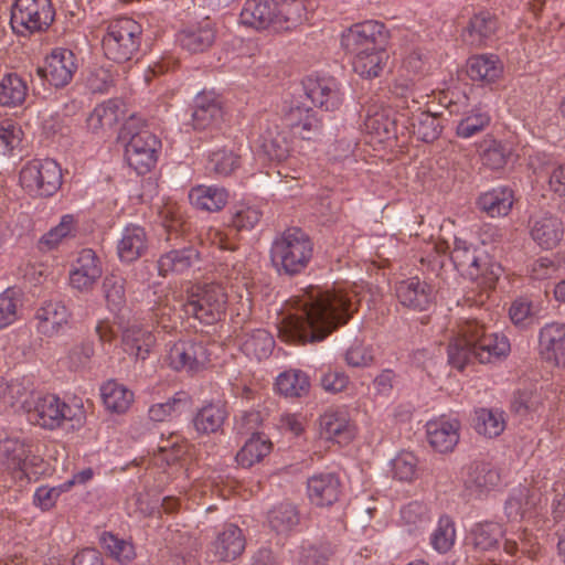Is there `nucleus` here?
<instances>
[{
	"instance_id": "50",
	"label": "nucleus",
	"mask_w": 565,
	"mask_h": 565,
	"mask_svg": "<svg viewBox=\"0 0 565 565\" xmlns=\"http://www.w3.org/2000/svg\"><path fill=\"white\" fill-rule=\"evenodd\" d=\"M495 29V19L491 15L490 12L482 11L471 19L463 36L465 40L470 44L479 45L489 39Z\"/></svg>"
},
{
	"instance_id": "8",
	"label": "nucleus",
	"mask_w": 565,
	"mask_h": 565,
	"mask_svg": "<svg viewBox=\"0 0 565 565\" xmlns=\"http://www.w3.org/2000/svg\"><path fill=\"white\" fill-rule=\"evenodd\" d=\"M142 26L128 17L111 20L102 39L104 54L116 63L132 61L139 53Z\"/></svg>"
},
{
	"instance_id": "57",
	"label": "nucleus",
	"mask_w": 565,
	"mask_h": 565,
	"mask_svg": "<svg viewBox=\"0 0 565 565\" xmlns=\"http://www.w3.org/2000/svg\"><path fill=\"white\" fill-rule=\"evenodd\" d=\"M125 278L110 274L104 278L103 291L110 311H120L126 305Z\"/></svg>"
},
{
	"instance_id": "21",
	"label": "nucleus",
	"mask_w": 565,
	"mask_h": 565,
	"mask_svg": "<svg viewBox=\"0 0 565 565\" xmlns=\"http://www.w3.org/2000/svg\"><path fill=\"white\" fill-rule=\"evenodd\" d=\"M285 125L294 138L317 141L322 134V124L317 113L308 107L292 105L284 117Z\"/></svg>"
},
{
	"instance_id": "42",
	"label": "nucleus",
	"mask_w": 565,
	"mask_h": 565,
	"mask_svg": "<svg viewBox=\"0 0 565 565\" xmlns=\"http://www.w3.org/2000/svg\"><path fill=\"white\" fill-rule=\"evenodd\" d=\"M77 228V220L72 214H65L60 223L45 233L38 242L41 252H50L57 248L64 241L74 237Z\"/></svg>"
},
{
	"instance_id": "29",
	"label": "nucleus",
	"mask_w": 565,
	"mask_h": 565,
	"mask_svg": "<svg viewBox=\"0 0 565 565\" xmlns=\"http://www.w3.org/2000/svg\"><path fill=\"white\" fill-rule=\"evenodd\" d=\"M530 234L532 239L543 249L555 248L564 236L561 218L544 214L532 220Z\"/></svg>"
},
{
	"instance_id": "36",
	"label": "nucleus",
	"mask_w": 565,
	"mask_h": 565,
	"mask_svg": "<svg viewBox=\"0 0 565 565\" xmlns=\"http://www.w3.org/2000/svg\"><path fill=\"white\" fill-rule=\"evenodd\" d=\"M513 192L509 188L499 186L482 193L477 201L481 211L491 217L505 216L513 205Z\"/></svg>"
},
{
	"instance_id": "18",
	"label": "nucleus",
	"mask_w": 565,
	"mask_h": 565,
	"mask_svg": "<svg viewBox=\"0 0 565 565\" xmlns=\"http://www.w3.org/2000/svg\"><path fill=\"white\" fill-rule=\"evenodd\" d=\"M71 317V310L63 301H44L34 315L35 329L44 337H55L65 331L70 324Z\"/></svg>"
},
{
	"instance_id": "54",
	"label": "nucleus",
	"mask_w": 565,
	"mask_h": 565,
	"mask_svg": "<svg viewBox=\"0 0 565 565\" xmlns=\"http://www.w3.org/2000/svg\"><path fill=\"white\" fill-rule=\"evenodd\" d=\"M159 218L163 228L167 232V241L171 239L172 235H178L184 231L185 220L181 206L173 201H167L159 209Z\"/></svg>"
},
{
	"instance_id": "32",
	"label": "nucleus",
	"mask_w": 565,
	"mask_h": 565,
	"mask_svg": "<svg viewBox=\"0 0 565 565\" xmlns=\"http://www.w3.org/2000/svg\"><path fill=\"white\" fill-rule=\"evenodd\" d=\"M315 8V0L276 1L277 30H289L307 21Z\"/></svg>"
},
{
	"instance_id": "6",
	"label": "nucleus",
	"mask_w": 565,
	"mask_h": 565,
	"mask_svg": "<svg viewBox=\"0 0 565 565\" xmlns=\"http://www.w3.org/2000/svg\"><path fill=\"white\" fill-rule=\"evenodd\" d=\"M451 260L462 276L483 289L493 288L502 274V267L492 260L483 247H476L459 237H455Z\"/></svg>"
},
{
	"instance_id": "5",
	"label": "nucleus",
	"mask_w": 565,
	"mask_h": 565,
	"mask_svg": "<svg viewBox=\"0 0 565 565\" xmlns=\"http://www.w3.org/2000/svg\"><path fill=\"white\" fill-rule=\"evenodd\" d=\"M30 423L44 429L54 430L68 424L74 430L81 429L86 423V411L81 399L71 403L62 401L57 395H38L28 414Z\"/></svg>"
},
{
	"instance_id": "48",
	"label": "nucleus",
	"mask_w": 565,
	"mask_h": 565,
	"mask_svg": "<svg viewBox=\"0 0 565 565\" xmlns=\"http://www.w3.org/2000/svg\"><path fill=\"white\" fill-rule=\"evenodd\" d=\"M274 338L265 329H256L245 333L241 342L242 351L257 360L267 358L274 349Z\"/></svg>"
},
{
	"instance_id": "1",
	"label": "nucleus",
	"mask_w": 565,
	"mask_h": 565,
	"mask_svg": "<svg viewBox=\"0 0 565 565\" xmlns=\"http://www.w3.org/2000/svg\"><path fill=\"white\" fill-rule=\"evenodd\" d=\"M364 282H343L329 287L309 286L291 300L292 311L278 327L287 342L323 340L339 326L345 324L358 309Z\"/></svg>"
},
{
	"instance_id": "49",
	"label": "nucleus",
	"mask_w": 565,
	"mask_h": 565,
	"mask_svg": "<svg viewBox=\"0 0 565 565\" xmlns=\"http://www.w3.org/2000/svg\"><path fill=\"white\" fill-rule=\"evenodd\" d=\"M309 377L300 370L285 371L276 379L277 391L287 397L301 396L309 391Z\"/></svg>"
},
{
	"instance_id": "2",
	"label": "nucleus",
	"mask_w": 565,
	"mask_h": 565,
	"mask_svg": "<svg viewBox=\"0 0 565 565\" xmlns=\"http://www.w3.org/2000/svg\"><path fill=\"white\" fill-rule=\"evenodd\" d=\"M401 60L398 76L395 78L391 92L394 96L402 99L399 116L407 122L405 128L417 139L431 142L441 134V125L438 117L416 108L418 104L408 97L413 95L415 78L423 71L424 55L417 44L415 33H406L402 39L398 51L394 52Z\"/></svg>"
},
{
	"instance_id": "12",
	"label": "nucleus",
	"mask_w": 565,
	"mask_h": 565,
	"mask_svg": "<svg viewBox=\"0 0 565 565\" xmlns=\"http://www.w3.org/2000/svg\"><path fill=\"white\" fill-rule=\"evenodd\" d=\"M20 183L30 194L51 196L62 184V170L52 159L34 160L22 168Z\"/></svg>"
},
{
	"instance_id": "39",
	"label": "nucleus",
	"mask_w": 565,
	"mask_h": 565,
	"mask_svg": "<svg viewBox=\"0 0 565 565\" xmlns=\"http://www.w3.org/2000/svg\"><path fill=\"white\" fill-rule=\"evenodd\" d=\"M29 87L26 81L17 73H9L0 79V106L14 108L23 105Z\"/></svg>"
},
{
	"instance_id": "52",
	"label": "nucleus",
	"mask_w": 565,
	"mask_h": 565,
	"mask_svg": "<svg viewBox=\"0 0 565 565\" xmlns=\"http://www.w3.org/2000/svg\"><path fill=\"white\" fill-rule=\"evenodd\" d=\"M100 543L103 548L121 564H127L136 557V550L132 542L119 537L111 532H104L100 536Z\"/></svg>"
},
{
	"instance_id": "35",
	"label": "nucleus",
	"mask_w": 565,
	"mask_h": 565,
	"mask_svg": "<svg viewBox=\"0 0 565 565\" xmlns=\"http://www.w3.org/2000/svg\"><path fill=\"white\" fill-rule=\"evenodd\" d=\"M245 550V537L242 530L234 524H227L214 541V557L221 561H232Z\"/></svg>"
},
{
	"instance_id": "16",
	"label": "nucleus",
	"mask_w": 565,
	"mask_h": 565,
	"mask_svg": "<svg viewBox=\"0 0 565 565\" xmlns=\"http://www.w3.org/2000/svg\"><path fill=\"white\" fill-rule=\"evenodd\" d=\"M77 67L75 54L68 49L57 47L45 58L44 67L38 68V74L60 88L71 83Z\"/></svg>"
},
{
	"instance_id": "13",
	"label": "nucleus",
	"mask_w": 565,
	"mask_h": 565,
	"mask_svg": "<svg viewBox=\"0 0 565 565\" xmlns=\"http://www.w3.org/2000/svg\"><path fill=\"white\" fill-rule=\"evenodd\" d=\"M262 214L257 205L241 203L232 207L228 215L214 217V222L218 221L226 228L225 232L217 230L214 233V245L218 244L222 249H234L238 231L253 228L259 222Z\"/></svg>"
},
{
	"instance_id": "55",
	"label": "nucleus",
	"mask_w": 565,
	"mask_h": 565,
	"mask_svg": "<svg viewBox=\"0 0 565 565\" xmlns=\"http://www.w3.org/2000/svg\"><path fill=\"white\" fill-rule=\"evenodd\" d=\"M401 522L409 532L426 529L430 522L427 505L418 501L405 504L401 509Z\"/></svg>"
},
{
	"instance_id": "41",
	"label": "nucleus",
	"mask_w": 565,
	"mask_h": 565,
	"mask_svg": "<svg viewBox=\"0 0 565 565\" xmlns=\"http://www.w3.org/2000/svg\"><path fill=\"white\" fill-rule=\"evenodd\" d=\"M273 449L271 441L262 434L252 435L236 455V461L244 468L260 462Z\"/></svg>"
},
{
	"instance_id": "22",
	"label": "nucleus",
	"mask_w": 565,
	"mask_h": 565,
	"mask_svg": "<svg viewBox=\"0 0 565 565\" xmlns=\"http://www.w3.org/2000/svg\"><path fill=\"white\" fill-rule=\"evenodd\" d=\"M307 97L318 107L334 110L343 102L339 83L331 76H308L303 82Z\"/></svg>"
},
{
	"instance_id": "34",
	"label": "nucleus",
	"mask_w": 565,
	"mask_h": 565,
	"mask_svg": "<svg viewBox=\"0 0 565 565\" xmlns=\"http://www.w3.org/2000/svg\"><path fill=\"white\" fill-rule=\"evenodd\" d=\"M388 57L385 44H380L374 50L371 49L352 56V66L361 77L372 79L382 74L387 65Z\"/></svg>"
},
{
	"instance_id": "27",
	"label": "nucleus",
	"mask_w": 565,
	"mask_h": 565,
	"mask_svg": "<svg viewBox=\"0 0 565 565\" xmlns=\"http://www.w3.org/2000/svg\"><path fill=\"white\" fill-rule=\"evenodd\" d=\"M395 294L403 306L420 311L426 310L434 300L433 288L418 277L399 281Z\"/></svg>"
},
{
	"instance_id": "38",
	"label": "nucleus",
	"mask_w": 565,
	"mask_h": 565,
	"mask_svg": "<svg viewBox=\"0 0 565 565\" xmlns=\"http://www.w3.org/2000/svg\"><path fill=\"white\" fill-rule=\"evenodd\" d=\"M502 71V63L493 54L476 55L467 63V74L472 81L492 83L501 76Z\"/></svg>"
},
{
	"instance_id": "20",
	"label": "nucleus",
	"mask_w": 565,
	"mask_h": 565,
	"mask_svg": "<svg viewBox=\"0 0 565 565\" xmlns=\"http://www.w3.org/2000/svg\"><path fill=\"white\" fill-rule=\"evenodd\" d=\"M102 274V263L96 253L90 248H84L70 271V285L81 292H88L93 290Z\"/></svg>"
},
{
	"instance_id": "46",
	"label": "nucleus",
	"mask_w": 565,
	"mask_h": 565,
	"mask_svg": "<svg viewBox=\"0 0 565 565\" xmlns=\"http://www.w3.org/2000/svg\"><path fill=\"white\" fill-rule=\"evenodd\" d=\"M530 166L534 173L546 171L550 190L565 196V164H552L546 154L536 153L530 158Z\"/></svg>"
},
{
	"instance_id": "40",
	"label": "nucleus",
	"mask_w": 565,
	"mask_h": 565,
	"mask_svg": "<svg viewBox=\"0 0 565 565\" xmlns=\"http://www.w3.org/2000/svg\"><path fill=\"white\" fill-rule=\"evenodd\" d=\"M100 395L105 408L115 414L126 413L134 401V393L116 381L106 382L100 387Z\"/></svg>"
},
{
	"instance_id": "60",
	"label": "nucleus",
	"mask_w": 565,
	"mask_h": 565,
	"mask_svg": "<svg viewBox=\"0 0 565 565\" xmlns=\"http://www.w3.org/2000/svg\"><path fill=\"white\" fill-rule=\"evenodd\" d=\"M267 520L274 531L285 533L298 524L299 518L292 504L280 503L268 512Z\"/></svg>"
},
{
	"instance_id": "23",
	"label": "nucleus",
	"mask_w": 565,
	"mask_h": 565,
	"mask_svg": "<svg viewBox=\"0 0 565 565\" xmlns=\"http://www.w3.org/2000/svg\"><path fill=\"white\" fill-rule=\"evenodd\" d=\"M429 445L439 452L452 451L460 438V422L456 417L441 415L426 424Z\"/></svg>"
},
{
	"instance_id": "43",
	"label": "nucleus",
	"mask_w": 565,
	"mask_h": 565,
	"mask_svg": "<svg viewBox=\"0 0 565 565\" xmlns=\"http://www.w3.org/2000/svg\"><path fill=\"white\" fill-rule=\"evenodd\" d=\"M198 258L193 248L173 249L163 254L158 260V271L162 277L169 274H182L191 267Z\"/></svg>"
},
{
	"instance_id": "9",
	"label": "nucleus",
	"mask_w": 565,
	"mask_h": 565,
	"mask_svg": "<svg viewBox=\"0 0 565 565\" xmlns=\"http://www.w3.org/2000/svg\"><path fill=\"white\" fill-rule=\"evenodd\" d=\"M55 18L51 0H15L11 8V26L20 35L46 31Z\"/></svg>"
},
{
	"instance_id": "59",
	"label": "nucleus",
	"mask_w": 565,
	"mask_h": 565,
	"mask_svg": "<svg viewBox=\"0 0 565 565\" xmlns=\"http://www.w3.org/2000/svg\"><path fill=\"white\" fill-rule=\"evenodd\" d=\"M481 148L482 163L493 170L503 168L511 154V149L507 143L492 138L484 139Z\"/></svg>"
},
{
	"instance_id": "3",
	"label": "nucleus",
	"mask_w": 565,
	"mask_h": 565,
	"mask_svg": "<svg viewBox=\"0 0 565 565\" xmlns=\"http://www.w3.org/2000/svg\"><path fill=\"white\" fill-rule=\"evenodd\" d=\"M449 333L448 363L459 371L475 360L495 363L505 359L511 351L509 339L502 333L488 332L479 318L459 322Z\"/></svg>"
},
{
	"instance_id": "56",
	"label": "nucleus",
	"mask_w": 565,
	"mask_h": 565,
	"mask_svg": "<svg viewBox=\"0 0 565 565\" xmlns=\"http://www.w3.org/2000/svg\"><path fill=\"white\" fill-rule=\"evenodd\" d=\"M239 147L233 140L214 151V173L228 175L239 168Z\"/></svg>"
},
{
	"instance_id": "15",
	"label": "nucleus",
	"mask_w": 565,
	"mask_h": 565,
	"mask_svg": "<svg viewBox=\"0 0 565 565\" xmlns=\"http://www.w3.org/2000/svg\"><path fill=\"white\" fill-rule=\"evenodd\" d=\"M387 32L383 23L367 20L355 23L341 34V45L351 56L380 44H386Z\"/></svg>"
},
{
	"instance_id": "17",
	"label": "nucleus",
	"mask_w": 565,
	"mask_h": 565,
	"mask_svg": "<svg viewBox=\"0 0 565 565\" xmlns=\"http://www.w3.org/2000/svg\"><path fill=\"white\" fill-rule=\"evenodd\" d=\"M319 434L328 441L345 446L355 438L358 428L347 409H330L320 416Z\"/></svg>"
},
{
	"instance_id": "33",
	"label": "nucleus",
	"mask_w": 565,
	"mask_h": 565,
	"mask_svg": "<svg viewBox=\"0 0 565 565\" xmlns=\"http://www.w3.org/2000/svg\"><path fill=\"white\" fill-rule=\"evenodd\" d=\"M258 149L271 161H284L296 150L294 141L289 139V131L278 127L267 129L258 139Z\"/></svg>"
},
{
	"instance_id": "10",
	"label": "nucleus",
	"mask_w": 565,
	"mask_h": 565,
	"mask_svg": "<svg viewBox=\"0 0 565 565\" xmlns=\"http://www.w3.org/2000/svg\"><path fill=\"white\" fill-rule=\"evenodd\" d=\"M33 446L26 440L6 438L0 440V465L11 471L19 480H31L40 473L38 468L43 459L33 452Z\"/></svg>"
},
{
	"instance_id": "28",
	"label": "nucleus",
	"mask_w": 565,
	"mask_h": 565,
	"mask_svg": "<svg viewBox=\"0 0 565 565\" xmlns=\"http://www.w3.org/2000/svg\"><path fill=\"white\" fill-rule=\"evenodd\" d=\"M156 342L157 339L152 331L138 324H131L122 331V349L136 362L145 361Z\"/></svg>"
},
{
	"instance_id": "25",
	"label": "nucleus",
	"mask_w": 565,
	"mask_h": 565,
	"mask_svg": "<svg viewBox=\"0 0 565 565\" xmlns=\"http://www.w3.org/2000/svg\"><path fill=\"white\" fill-rule=\"evenodd\" d=\"M404 121L398 115L397 118L392 116V110L384 106L373 105L367 109L364 121L365 132L376 142H384L395 138L396 125Z\"/></svg>"
},
{
	"instance_id": "53",
	"label": "nucleus",
	"mask_w": 565,
	"mask_h": 565,
	"mask_svg": "<svg viewBox=\"0 0 565 565\" xmlns=\"http://www.w3.org/2000/svg\"><path fill=\"white\" fill-rule=\"evenodd\" d=\"M178 41L180 45L190 53L205 51L212 44V29L210 28V23L205 22L204 26L180 32Z\"/></svg>"
},
{
	"instance_id": "61",
	"label": "nucleus",
	"mask_w": 565,
	"mask_h": 565,
	"mask_svg": "<svg viewBox=\"0 0 565 565\" xmlns=\"http://www.w3.org/2000/svg\"><path fill=\"white\" fill-rule=\"evenodd\" d=\"M455 539L454 521L447 515L440 516L430 539L434 550L439 553L448 552L452 547Z\"/></svg>"
},
{
	"instance_id": "45",
	"label": "nucleus",
	"mask_w": 565,
	"mask_h": 565,
	"mask_svg": "<svg viewBox=\"0 0 565 565\" xmlns=\"http://www.w3.org/2000/svg\"><path fill=\"white\" fill-rule=\"evenodd\" d=\"M39 394L34 392L29 380H12L7 384L4 398L12 407L22 409L26 415L30 413Z\"/></svg>"
},
{
	"instance_id": "64",
	"label": "nucleus",
	"mask_w": 565,
	"mask_h": 565,
	"mask_svg": "<svg viewBox=\"0 0 565 565\" xmlns=\"http://www.w3.org/2000/svg\"><path fill=\"white\" fill-rule=\"evenodd\" d=\"M490 122L489 115L481 108L472 109L457 126V135L461 138H470L482 130Z\"/></svg>"
},
{
	"instance_id": "14",
	"label": "nucleus",
	"mask_w": 565,
	"mask_h": 565,
	"mask_svg": "<svg viewBox=\"0 0 565 565\" xmlns=\"http://www.w3.org/2000/svg\"><path fill=\"white\" fill-rule=\"evenodd\" d=\"M210 355L209 341H179L170 348L166 362L174 371L194 374L207 367Z\"/></svg>"
},
{
	"instance_id": "37",
	"label": "nucleus",
	"mask_w": 565,
	"mask_h": 565,
	"mask_svg": "<svg viewBox=\"0 0 565 565\" xmlns=\"http://www.w3.org/2000/svg\"><path fill=\"white\" fill-rule=\"evenodd\" d=\"M507 426L504 412L498 408H478L472 417V427L477 434L494 438L500 436Z\"/></svg>"
},
{
	"instance_id": "47",
	"label": "nucleus",
	"mask_w": 565,
	"mask_h": 565,
	"mask_svg": "<svg viewBox=\"0 0 565 565\" xmlns=\"http://www.w3.org/2000/svg\"><path fill=\"white\" fill-rule=\"evenodd\" d=\"M499 475L484 463H477L468 469L465 479L466 488L477 495H481L498 484Z\"/></svg>"
},
{
	"instance_id": "11",
	"label": "nucleus",
	"mask_w": 565,
	"mask_h": 565,
	"mask_svg": "<svg viewBox=\"0 0 565 565\" xmlns=\"http://www.w3.org/2000/svg\"><path fill=\"white\" fill-rule=\"evenodd\" d=\"M136 121L131 117L125 125L127 134L131 135L125 149L126 160L138 174H146L154 166L160 148L159 139L148 129L132 132Z\"/></svg>"
},
{
	"instance_id": "51",
	"label": "nucleus",
	"mask_w": 565,
	"mask_h": 565,
	"mask_svg": "<svg viewBox=\"0 0 565 565\" xmlns=\"http://www.w3.org/2000/svg\"><path fill=\"white\" fill-rule=\"evenodd\" d=\"M186 315H191L203 326L212 323V296L207 290L196 287L184 305Z\"/></svg>"
},
{
	"instance_id": "30",
	"label": "nucleus",
	"mask_w": 565,
	"mask_h": 565,
	"mask_svg": "<svg viewBox=\"0 0 565 565\" xmlns=\"http://www.w3.org/2000/svg\"><path fill=\"white\" fill-rule=\"evenodd\" d=\"M241 22L254 29L277 30L276 0H247L241 12Z\"/></svg>"
},
{
	"instance_id": "7",
	"label": "nucleus",
	"mask_w": 565,
	"mask_h": 565,
	"mask_svg": "<svg viewBox=\"0 0 565 565\" xmlns=\"http://www.w3.org/2000/svg\"><path fill=\"white\" fill-rule=\"evenodd\" d=\"M312 252V243L303 231L288 228L274 241L271 262L279 271L296 275L308 266Z\"/></svg>"
},
{
	"instance_id": "62",
	"label": "nucleus",
	"mask_w": 565,
	"mask_h": 565,
	"mask_svg": "<svg viewBox=\"0 0 565 565\" xmlns=\"http://www.w3.org/2000/svg\"><path fill=\"white\" fill-rule=\"evenodd\" d=\"M212 124V96L203 90L199 93L193 103L192 125L194 129L203 130Z\"/></svg>"
},
{
	"instance_id": "31",
	"label": "nucleus",
	"mask_w": 565,
	"mask_h": 565,
	"mask_svg": "<svg viewBox=\"0 0 565 565\" xmlns=\"http://www.w3.org/2000/svg\"><path fill=\"white\" fill-rule=\"evenodd\" d=\"M148 249V236L140 225H127L117 243V254L121 262L132 263L139 259Z\"/></svg>"
},
{
	"instance_id": "24",
	"label": "nucleus",
	"mask_w": 565,
	"mask_h": 565,
	"mask_svg": "<svg viewBox=\"0 0 565 565\" xmlns=\"http://www.w3.org/2000/svg\"><path fill=\"white\" fill-rule=\"evenodd\" d=\"M539 342L542 359L565 370V324H545L540 331Z\"/></svg>"
},
{
	"instance_id": "4",
	"label": "nucleus",
	"mask_w": 565,
	"mask_h": 565,
	"mask_svg": "<svg viewBox=\"0 0 565 565\" xmlns=\"http://www.w3.org/2000/svg\"><path fill=\"white\" fill-rule=\"evenodd\" d=\"M469 540L476 548L488 551L498 546L499 540H503V551L510 556L518 553L534 558L539 551L536 536L527 532V529H514L510 526L502 529L499 523L484 521L476 523L469 532Z\"/></svg>"
},
{
	"instance_id": "58",
	"label": "nucleus",
	"mask_w": 565,
	"mask_h": 565,
	"mask_svg": "<svg viewBox=\"0 0 565 565\" xmlns=\"http://www.w3.org/2000/svg\"><path fill=\"white\" fill-rule=\"evenodd\" d=\"M332 553L329 545L303 544L292 552L291 562L292 565H326Z\"/></svg>"
},
{
	"instance_id": "63",
	"label": "nucleus",
	"mask_w": 565,
	"mask_h": 565,
	"mask_svg": "<svg viewBox=\"0 0 565 565\" xmlns=\"http://www.w3.org/2000/svg\"><path fill=\"white\" fill-rule=\"evenodd\" d=\"M189 396L185 392H178L164 403H158L149 408V418L153 422H164L172 415L179 413L181 407L188 403Z\"/></svg>"
},
{
	"instance_id": "26",
	"label": "nucleus",
	"mask_w": 565,
	"mask_h": 565,
	"mask_svg": "<svg viewBox=\"0 0 565 565\" xmlns=\"http://www.w3.org/2000/svg\"><path fill=\"white\" fill-rule=\"evenodd\" d=\"M340 493V480L332 472L316 473L307 481L308 499L316 507L332 505L338 501Z\"/></svg>"
},
{
	"instance_id": "44",
	"label": "nucleus",
	"mask_w": 565,
	"mask_h": 565,
	"mask_svg": "<svg viewBox=\"0 0 565 565\" xmlns=\"http://www.w3.org/2000/svg\"><path fill=\"white\" fill-rule=\"evenodd\" d=\"M120 103L109 99L97 105L87 117V127L94 134L113 128L119 120Z\"/></svg>"
},
{
	"instance_id": "19",
	"label": "nucleus",
	"mask_w": 565,
	"mask_h": 565,
	"mask_svg": "<svg viewBox=\"0 0 565 565\" xmlns=\"http://www.w3.org/2000/svg\"><path fill=\"white\" fill-rule=\"evenodd\" d=\"M546 488V483L534 482L532 489L527 486H520L512 490L505 505L504 513L510 526L514 527V523L531 516L532 510L541 502L542 489Z\"/></svg>"
}]
</instances>
